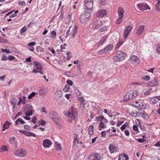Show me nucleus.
Returning a JSON list of instances; mask_svg holds the SVG:
<instances>
[{"label":"nucleus","mask_w":160,"mask_h":160,"mask_svg":"<svg viewBox=\"0 0 160 160\" xmlns=\"http://www.w3.org/2000/svg\"><path fill=\"white\" fill-rule=\"evenodd\" d=\"M56 150L57 151L62 150V148L60 144H57L56 145Z\"/></svg>","instance_id":"nucleus-48"},{"label":"nucleus","mask_w":160,"mask_h":160,"mask_svg":"<svg viewBox=\"0 0 160 160\" xmlns=\"http://www.w3.org/2000/svg\"><path fill=\"white\" fill-rule=\"evenodd\" d=\"M101 156L99 154L97 153L92 152L89 156L88 160H100Z\"/></svg>","instance_id":"nucleus-7"},{"label":"nucleus","mask_w":160,"mask_h":160,"mask_svg":"<svg viewBox=\"0 0 160 160\" xmlns=\"http://www.w3.org/2000/svg\"><path fill=\"white\" fill-rule=\"evenodd\" d=\"M69 86L68 85H66L63 89V91L64 92H67L69 90Z\"/></svg>","instance_id":"nucleus-39"},{"label":"nucleus","mask_w":160,"mask_h":160,"mask_svg":"<svg viewBox=\"0 0 160 160\" xmlns=\"http://www.w3.org/2000/svg\"><path fill=\"white\" fill-rule=\"evenodd\" d=\"M137 140L139 142H143L145 141V139L144 138H139L137 139Z\"/></svg>","instance_id":"nucleus-61"},{"label":"nucleus","mask_w":160,"mask_h":160,"mask_svg":"<svg viewBox=\"0 0 160 160\" xmlns=\"http://www.w3.org/2000/svg\"><path fill=\"white\" fill-rule=\"evenodd\" d=\"M144 26L141 25L138 26L136 32V34L138 35L139 36L140 35L142 32H143L144 30Z\"/></svg>","instance_id":"nucleus-20"},{"label":"nucleus","mask_w":160,"mask_h":160,"mask_svg":"<svg viewBox=\"0 0 160 160\" xmlns=\"http://www.w3.org/2000/svg\"><path fill=\"white\" fill-rule=\"evenodd\" d=\"M158 101V98L157 97L152 98L149 101L150 103L152 104H155Z\"/></svg>","instance_id":"nucleus-23"},{"label":"nucleus","mask_w":160,"mask_h":160,"mask_svg":"<svg viewBox=\"0 0 160 160\" xmlns=\"http://www.w3.org/2000/svg\"><path fill=\"white\" fill-rule=\"evenodd\" d=\"M104 118V117L102 116H99L96 117V118L98 121L101 122Z\"/></svg>","instance_id":"nucleus-41"},{"label":"nucleus","mask_w":160,"mask_h":160,"mask_svg":"<svg viewBox=\"0 0 160 160\" xmlns=\"http://www.w3.org/2000/svg\"><path fill=\"white\" fill-rule=\"evenodd\" d=\"M97 54L99 55H105L106 54L105 51H104V49L98 51Z\"/></svg>","instance_id":"nucleus-42"},{"label":"nucleus","mask_w":160,"mask_h":160,"mask_svg":"<svg viewBox=\"0 0 160 160\" xmlns=\"http://www.w3.org/2000/svg\"><path fill=\"white\" fill-rule=\"evenodd\" d=\"M32 107L30 104H28L26 107L25 115L27 116H30L32 114Z\"/></svg>","instance_id":"nucleus-12"},{"label":"nucleus","mask_w":160,"mask_h":160,"mask_svg":"<svg viewBox=\"0 0 160 160\" xmlns=\"http://www.w3.org/2000/svg\"><path fill=\"white\" fill-rule=\"evenodd\" d=\"M107 14L106 10L104 9L99 10L97 13V17L98 18H101Z\"/></svg>","instance_id":"nucleus-14"},{"label":"nucleus","mask_w":160,"mask_h":160,"mask_svg":"<svg viewBox=\"0 0 160 160\" xmlns=\"http://www.w3.org/2000/svg\"><path fill=\"white\" fill-rule=\"evenodd\" d=\"M52 144L51 142L49 139H46L43 140V145L45 148L49 147Z\"/></svg>","instance_id":"nucleus-19"},{"label":"nucleus","mask_w":160,"mask_h":160,"mask_svg":"<svg viewBox=\"0 0 160 160\" xmlns=\"http://www.w3.org/2000/svg\"><path fill=\"white\" fill-rule=\"evenodd\" d=\"M99 128H102L105 127V123L101 121L99 124Z\"/></svg>","instance_id":"nucleus-55"},{"label":"nucleus","mask_w":160,"mask_h":160,"mask_svg":"<svg viewBox=\"0 0 160 160\" xmlns=\"http://www.w3.org/2000/svg\"><path fill=\"white\" fill-rule=\"evenodd\" d=\"M137 7L138 9L142 11H144L147 9H150V8L146 3H138L137 5Z\"/></svg>","instance_id":"nucleus-10"},{"label":"nucleus","mask_w":160,"mask_h":160,"mask_svg":"<svg viewBox=\"0 0 160 160\" xmlns=\"http://www.w3.org/2000/svg\"><path fill=\"white\" fill-rule=\"evenodd\" d=\"M43 67L42 66L36 67V68L34 69L32 71V73H39L41 74H43Z\"/></svg>","instance_id":"nucleus-17"},{"label":"nucleus","mask_w":160,"mask_h":160,"mask_svg":"<svg viewBox=\"0 0 160 160\" xmlns=\"http://www.w3.org/2000/svg\"><path fill=\"white\" fill-rule=\"evenodd\" d=\"M48 50L51 51L53 54L54 55L56 54L55 51L54 50L53 48H48Z\"/></svg>","instance_id":"nucleus-52"},{"label":"nucleus","mask_w":160,"mask_h":160,"mask_svg":"<svg viewBox=\"0 0 160 160\" xmlns=\"http://www.w3.org/2000/svg\"><path fill=\"white\" fill-rule=\"evenodd\" d=\"M10 124V123L8 121H6L3 126L2 130L4 131L8 128Z\"/></svg>","instance_id":"nucleus-29"},{"label":"nucleus","mask_w":160,"mask_h":160,"mask_svg":"<svg viewBox=\"0 0 160 160\" xmlns=\"http://www.w3.org/2000/svg\"><path fill=\"white\" fill-rule=\"evenodd\" d=\"M34 65L36 67H39L42 66V65L39 63H38L37 61H34Z\"/></svg>","instance_id":"nucleus-49"},{"label":"nucleus","mask_w":160,"mask_h":160,"mask_svg":"<svg viewBox=\"0 0 160 160\" xmlns=\"http://www.w3.org/2000/svg\"><path fill=\"white\" fill-rule=\"evenodd\" d=\"M66 82L68 84H69L70 86H72L73 84V82L71 80L68 79L67 80Z\"/></svg>","instance_id":"nucleus-59"},{"label":"nucleus","mask_w":160,"mask_h":160,"mask_svg":"<svg viewBox=\"0 0 160 160\" xmlns=\"http://www.w3.org/2000/svg\"><path fill=\"white\" fill-rule=\"evenodd\" d=\"M122 18L119 17L116 20V22L117 24H120L122 21Z\"/></svg>","instance_id":"nucleus-53"},{"label":"nucleus","mask_w":160,"mask_h":160,"mask_svg":"<svg viewBox=\"0 0 160 160\" xmlns=\"http://www.w3.org/2000/svg\"><path fill=\"white\" fill-rule=\"evenodd\" d=\"M118 12L119 17L122 18L124 15V11L122 7H119L118 8Z\"/></svg>","instance_id":"nucleus-26"},{"label":"nucleus","mask_w":160,"mask_h":160,"mask_svg":"<svg viewBox=\"0 0 160 160\" xmlns=\"http://www.w3.org/2000/svg\"><path fill=\"white\" fill-rule=\"evenodd\" d=\"M62 96V92L61 90H58L54 94V96L57 100L60 99Z\"/></svg>","instance_id":"nucleus-21"},{"label":"nucleus","mask_w":160,"mask_h":160,"mask_svg":"<svg viewBox=\"0 0 160 160\" xmlns=\"http://www.w3.org/2000/svg\"><path fill=\"white\" fill-rule=\"evenodd\" d=\"M113 48V46L112 44H110L108 45L106 47H105L104 49L106 53H108V52H109L112 50Z\"/></svg>","instance_id":"nucleus-24"},{"label":"nucleus","mask_w":160,"mask_h":160,"mask_svg":"<svg viewBox=\"0 0 160 160\" xmlns=\"http://www.w3.org/2000/svg\"><path fill=\"white\" fill-rule=\"evenodd\" d=\"M66 55L67 56V60L68 61L72 57L71 55V52H67L66 53Z\"/></svg>","instance_id":"nucleus-40"},{"label":"nucleus","mask_w":160,"mask_h":160,"mask_svg":"<svg viewBox=\"0 0 160 160\" xmlns=\"http://www.w3.org/2000/svg\"><path fill=\"white\" fill-rule=\"evenodd\" d=\"M14 154L16 156L23 157L27 155V152L25 150H18L17 152H15Z\"/></svg>","instance_id":"nucleus-13"},{"label":"nucleus","mask_w":160,"mask_h":160,"mask_svg":"<svg viewBox=\"0 0 160 160\" xmlns=\"http://www.w3.org/2000/svg\"><path fill=\"white\" fill-rule=\"evenodd\" d=\"M18 12V10H16L14 12V13L11 14L9 18H13L16 17L17 16V13Z\"/></svg>","instance_id":"nucleus-45"},{"label":"nucleus","mask_w":160,"mask_h":160,"mask_svg":"<svg viewBox=\"0 0 160 160\" xmlns=\"http://www.w3.org/2000/svg\"><path fill=\"white\" fill-rule=\"evenodd\" d=\"M128 155L124 154L119 156L118 160H128Z\"/></svg>","instance_id":"nucleus-28"},{"label":"nucleus","mask_w":160,"mask_h":160,"mask_svg":"<svg viewBox=\"0 0 160 160\" xmlns=\"http://www.w3.org/2000/svg\"><path fill=\"white\" fill-rule=\"evenodd\" d=\"M126 127L127 125L125 124H124L122 126L120 129L122 131H123L126 128Z\"/></svg>","instance_id":"nucleus-60"},{"label":"nucleus","mask_w":160,"mask_h":160,"mask_svg":"<svg viewBox=\"0 0 160 160\" xmlns=\"http://www.w3.org/2000/svg\"><path fill=\"white\" fill-rule=\"evenodd\" d=\"M18 122H20L22 124H23L25 123V122L22 119L19 118L18 119L15 121V124H19Z\"/></svg>","instance_id":"nucleus-34"},{"label":"nucleus","mask_w":160,"mask_h":160,"mask_svg":"<svg viewBox=\"0 0 160 160\" xmlns=\"http://www.w3.org/2000/svg\"><path fill=\"white\" fill-rule=\"evenodd\" d=\"M25 135L27 136H32L34 137H36V134L33 133L29 131H27L25 133Z\"/></svg>","instance_id":"nucleus-35"},{"label":"nucleus","mask_w":160,"mask_h":160,"mask_svg":"<svg viewBox=\"0 0 160 160\" xmlns=\"http://www.w3.org/2000/svg\"><path fill=\"white\" fill-rule=\"evenodd\" d=\"M72 31V37L74 38L75 35L76 34L78 31V27L76 25H75L73 28Z\"/></svg>","instance_id":"nucleus-31"},{"label":"nucleus","mask_w":160,"mask_h":160,"mask_svg":"<svg viewBox=\"0 0 160 160\" xmlns=\"http://www.w3.org/2000/svg\"><path fill=\"white\" fill-rule=\"evenodd\" d=\"M143 79L144 80H147L148 81L150 79V77L149 76L147 75L145 76L144 78Z\"/></svg>","instance_id":"nucleus-63"},{"label":"nucleus","mask_w":160,"mask_h":160,"mask_svg":"<svg viewBox=\"0 0 160 160\" xmlns=\"http://www.w3.org/2000/svg\"><path fill=\"white\" fill-rule=\"evenodd\" d=\"M127 57V54L122 51H118L116 54L113 57V60L116 62L122 61Z\"/></svg>","instance_id":"nucleus-3"},{"label":"nucleus","mask_w":160,"mask_h":160,"mask_svg":"<svg viewBox=\"0 0 160 160\" xmlns=\"http://www.w3.org/2000/svg\"><path fill=\"white\" fill-rule=\"evenodd\" d=\"M84 3L87 8V12H91L92 10L93 0H85Z\"/></svg>","instance_id":"nucleus-5"},{"label":"nucleus","mask_w":160,"mask_h":160,"mask_svg":"<svg viewBox=\"0 0 160 160\" xmlns=\"http://www.w3.org/2000/svg\"><path fill=\"white\" fill-rule=\"evenodd\" d=\"M78 100L79 101L81 102V104L83 105V107H84V100L85 99L83 97H80L78 98Z\"/></svg>","instance_id":"nucleus-38"},{"label":"nucleus","mask_w":160,"mask_h":160,"mask_svg":"<svg viewBox=\"0 0 160 160\" xmlns=\"http://www.w3.org/2000/svg\"><path fill=\"white\" fill-rule=\"evenodd\" d=\"M35 95V93L34 92H32L28 96V98L29 99H31L32 97H33Z\"/></svg>","instance_id":"nucleus-54"},{"label":"nucleus","mask_w":160,"mask_h":160,"mask_svg":"<svg viewBox=\"0 0 160 160\" xmlns=\"http://www.w3.org/2000/svg\"><path fill=\"white\" fill-rule=\"evenodd\" d=\"M102 25V22L100 20L94 21L92 25V28L94 29H98Z\"/></svg>","instance_id":"nucleus-9"},{"label":"nucleus","mask_w":160,"mask_h":160,"mask_svg":"<svg viewBox=\"0 0 160 160\" xmlns=\"http://www.w3.org/2000/svg\"><path fill=\"white\" fill-rule=\"evenodd\" d=\"M37 118L36 116L33 117L32 118L31 120L32 122L35 124L37 122Z\"/></svg>","instance_id":"nucleus-56"},{"label":"nucleus","mask_w":160,"mask_h":160,"mask_svg":"<svg viewBox=\"0 0 160 160\" xmlns=\"http://www.w3.org/2000/svg\"><path fill=\"white\" fill-rule=\"evenodd\" d=\"M21 103L24 104H25V100L24 99L22 100L21 98H19V101L17 104L20 105Z\"/></svg>","instance_id":"nucleus-43"},{"label":"nucleus","mask_w":160,"mask_h":160,"mask_svg":"<svg viewBox=\"0 0 160 160\" xmlns=\"http://www.w3.org/2000/svg\"><path fill=\"white\" fill-rule=\"evenodd\" d=\"M27 30V28L25 26L23 27L22 29L20 30V32L21 33L24 32Z\"/></svg>","instance_id":"nucleus-57"},{"label":"nucleus","mask_w":160,"mask_h":160,"mask_svg":"<svg viewBox=\"0 0 160 160\" xmlns=\"http://www.w3.org/2000/svg\"><path fill=\"white\" fill-rule=\"evenodd\" d=\"M8 59L7 57L5 55H3L2 58L1 60L2 61H5Z\"/></svg>","instance_id":"nucleus-62"},{"label":"nucleus","mask_w":160,"mask_h":160,"mask_svg":"<svg viewBox=\"0 0 160 160\" xmlns=\"http://www.w3.org/2000/svg\"><path fill=\"white\" fill-rule=\"evenodd\" d=\"M132 28V27L130 26H128L127 27L124 32V37L125 38H126L128 37Z\"/></svg>","instance_id":"nucleus-18"},{"label":"nucleus","mask_w":160,"mask_h":160,"mask_svg":"<svg viewBox=\"0 0 160 160\" xmlns=\"http://www.w3.org/2000/svg\"><path fill=\"white\" fill-rule=\"evenodd\" d=\"M36 44V42H29L28 44V46H29V49L31 51H33L34 50V48L32 46Z\"/></svg>","instance_id":"nucleus-27"},{"label":"nucleus","mask_w":160,"mask_h":160,"mask_svg":"<svg viewBox=\"0 0 160 160\" xmlns=\"http://www.w3.org/2000/svg\"><path fill=\"white\" fill-rule=\"evenodd\" d=\"M159 84V82L157 78H154V79L148 82V85L151 87H154L158 85Z\"/></svg>","instance_id":"nucleus-16"},{"label":"nucleus","mask_w":160,"mask_h":160,"mask_svg":"<svg viewBox=\"0 0 160 160\" xmlns=\"http://www.w3.org/2000/svg\"><path fill=\"white\" fill-rule=\"evenodd\" d=\"M78 112L77 110L74 107H71L69 112L65 115L69 123H71L72 121L75 120L78 116Z\"/></svg>","instance_id":"nucleus-1"},{"label":"nucleus","mask_w":160,"mask_h":160,"mask_svg":"<svg viewBox=\"0 0 160 160\" xmlns=\"http://www.w3.org/2000/svg\"><path fill=\"white\" fill-rule=\"evenodd\" d=\"M129 60L133 64H137L139 62V59L136 55H132L129 58Z\"/></svg>","instance_id":"nucleus-11"},{"label":"nucleus","mask_w":160,"mask_h":160,"mask_svg":"<svg viewBox=\"0 0 160 160\" xmlns=\"http://www.w3.org/2000/svg\"><path fill=\"white\" fill-rule=\"evenodd\" d=\"M93 126L90 125L88 128V132L90 135H92L93 133Z\"/></svg>","instance_id":"nucleus-30"},{"label":"nucleus","mask_w":160,"mask_h":160,"mask_svg":"<svg viewBox=\"0 0 160 160\" xmlns=\"http://www.w3.org/2000/svg\"><path fill=\"white\" fill-rule=\"evenodd\" d=\"M139 94L138 92L135 90L129 91L127 92L123 97V101H127L129 100H133L135 99Z\"/></svg>","instance_id":"nucleus-2"},{"label":"nucleus","mask_w":160,"mask_h":160,"mask_svg":"<svg viewBox=\"0 0 160 160\" xmlns=\"http://www.w3.org/2000/svg\"><path fill=\"white\" fill-rule=\"evenodd\" d=\"M50 118L56 123H57L59 120V117L57 113L55 112H51L50 115Z\"/></svg>","instance_id":"nucleus-6"},{"label":"nucleus","mask_w":160,"mask_h":160,"mask_svg":"<svg viewBox=\"0 0 160 160\" xmlns=\"http://www.w3.org/2000/svg\"><path fill=\"white\" fill-rule=\"evenodd\" d=\"M154 2L156 10L160 12V0H155Z\"/></svg>","instance_id":"nucleus-22"},{"label":"nucleus","mask_w":160,"mask_h":160,"mask_svg":"<svg viewBox=\"0 0 160 160\" xmlns=\"http://www.w3.org/2000/svg\"><path fill=\"white\" fill-rule=\"evenodd\" d=\"M152 91V88H150L147 90L144 93V95H147L149 94L150 92H151Z\"/></svg>","instance_id":"nucleus-50"},{"label":"nucleus","mask_w":160,"mask_h":160,"mask_svg":"<svg viewBox=\"0 0 160 160\" xmlns=\"http://www.w3.org/2000/svg\"><path fill=\"white\" fill-rule=\"evenodd\" d=\"M130 115L134 117H138L139 116V113L137 111H135L134 112H133L130 113Z\"/></svg>","instance_id":"nucleus-33"},{"label":"nucleus","mask_w":160,"mask_h":160,"mask_svg":"<svg viewBox=\"0 0 160 160\" xmlns=\"http://www.w3.org/2000/svg\"><path fill=\"white\" fill-rule=\"evenodd\" d=\"M1 150L3 151H7V147L6 146H2L1 148Z\"/></svg>","instance_id":"nucleus-64"},{"label":"nucleus","mask_w":160,"mask_h":160,"mask_svg":"<svg viewBox=\"0 0 160 160\" xmlns=\"http://www.w3.org/2000/svg\"><path fill=\"white\" fill-rule=\"evenodd\" d=\"M99 29L100 32H102L107 30V28L105 26H103L102 25Z\"/></svg>","instance_id":"nucleus-37"},{"label":"nucleus","mask_w":160,"mask_h":160,"mask_svg":"<svg viewBox=\"0 0 160 160\" xmlns=\"http://www.w3.org/2000/svg\"><path fill=\"white\" fill-rule=\"evenodd\" d=\"M132 105L135 107L139 108L140 109H145L147 106L146 104L142 102H136Z\"/></svg>","instance_id":"nucleus-8"},{"label":"nucleus","mask_w":160,"mask_h":160,"mask_svg":"<svg viewBox=\"0 0 160 160\" xmlns=\"http://www.w3.org/2000/svg\"><path fill=\"white\" fill-rule=\"evenodd\" d=\"M110 152L111 153L117 152L118 150V148L115 145L110 144L109 147Z\"/></svg>","instance_id":"nucleus-15"},{"label":"nucleus","mask_w":160,"mask_h":160,"mask_svg":"<svg viewBox=\"0 0 160 160\" xmlns=\"http://www.w3.org/2000/svg\"><path fill=\"white\" fill-rule=\"evenodd\" d=\"M1 51L2 52H4L5 51L7 53H10L11 52L9 51V49H2L1 50Z\"/></svg>","instance_id":"nucleus-58"},{"label":"nucleus","mask_w":160,"mask_h":160,"mask_svg":"<svg viewBox=\"0 0 160 160\" xmlns=\"http://www.w3.org/2000/svg\"><path fill=\"white\" fill-rule=\"evenodd\" d=\"M75 92L76 94L78 96H80L82 94L81 92L78 89H75Z\"/></svg>","instance_id":"nucleus-44"},{"label":"nucleus","mask_w":160,"mask_h":160,"mask_svg":"<svg viewBox=\"0 0 160 160\" xmlns=\"http://www.w3.org/2000/svg\"><path fill=\"white\" fill-rule=\"evenodd\" d=\"M123 43V42L121 40H118V43L117 45V47L118 48L121 46V45H122V44Z\"/></svg>","instance_id":"nucleus-47"},{"label":"nucleus","mask_w":160,"mask_h":160,"mask_svg":"<svg viewBox=\"0 0 160 160\" xmlns=\"http://www.w3.org/2000/svg\"><path fill=\"white\" fill-rule=\"evenodd\" d=\"M46 92L43 89L40 88L39 91V94L41 95H43L45 94Z\"/></svg>","instance_id":"nucleus-46"},{"label":"nucleus","mask_w":160,"mask_h":160,"mask_svg":"<svg viewBox=\"0 0 160 160\" xmlns=\"http://www.w3.org/2000/svg\"><path fill=\"white\" fill-rule=\"evenodd\" d=\"M9 141L11 144L13 145L15 147L17 146V142L15 141V138L14 137H12L10 138Z\"/></svg>","instance_id":"nucleus-25"},{"label":"nucleus","mask_w":160,"mask_h":160,"mask_svg":"<svg viewBox=\"0 0 160 160\" xmlns=\"http://www.w3.org/2000/svg\"><path fill=\"white\" fill-rule=\"evenodd\" d=\"M90 12H86L82 14L79 18L80 22L83 24L85 25L90 20L91 14Z\"/></svg>","instance_id":"nucleus-4"},{"label":"nucleus","mask_w":160,"mask_h":160,"mask_svg":"<svg viewBox=\"0 0 160 160\" xmlns=\"http://www.w3.org/2000/svg\"><path fill=\"white\" fill-rule=\"evenodd\" d=\"M97 2L100 6H103L106 3L105 0H98Z\"/></svg>","instance_id":"nucleus-36"},{"label":"nucleus","mask_w":160,"mask_h":160,"mask_svg":"<svg viewBox=\"0 0 160 160\" xmlns=\"http://www.w3.org/2000/svg\"><path fill=\"white\" fill-rule=\"evenodd\" d=\"M72 30V27L70 26L69 28L68 29L67 31L66 32V37H68L71 35V31Z\"/></svg>","instance_id":"nucleus-32"},{"label":"nucleus","mask_w":160,"mask_h":160,"mask_svg":"<svg viewBox=\"0 0 160 160\" xmlns=\"http://www.w3.org/2000/svg\"><path fill=\"white\" fill-rule=\"evenodd\" d=\"M38 123L39 124L41 125H44L46 124V122L42 120H41L39 122H38Z\"/></svg>","instance_id":"nucleus-51"}]
</instances>
